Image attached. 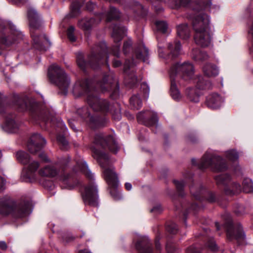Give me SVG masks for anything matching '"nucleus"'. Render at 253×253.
Returning <instances> with one entry per match:
<instances>
[{
	"mask_svg": "<svg viewBox=\"0 0 253 253\" xmlns=\"http://www.w3.org/2000/svg\"><path fill=\"white\" fill-rule=\"evenodd\" d=\"M73 93L75 97L86 94V102L93 110L106 113L109 111V104L106 99L99 97L95 90L91 88L87 80L77 81L73 88Z\"/></svg>",
	"mask_w": 253,
	"mask_h": 253,
	"instance_id": "f257e3e1",
	"label": "nucleus"
},
{
	"mask_svg": "<svg viewBox=\"0 0 253 253\" xmlns=\"http://www.w3.org/2000/svg\"><path fill=\"white\" fill-rule=\"evenodd\" d=\"M69 161L68 157L64 158L53 164L47 165L40 169L38 173L43 177H54L58 176L63 188L72 189L76 185L73 183L74 178L64 172V168Z\"/></svg>",
	"mask_w": 253,
	"mask_h": 253,
	"instance_id": "f03ea898",
	"label": "nucleus"
},
{
	"mask_svg": "<svg viewBox=\"0 0 253 253\" xmlns=\"http://www.w3.org/2000/svg\"><path fill=\"white\" fill-rule=\"evenodd\" d=\"M91 150L93 157L97 160L100 166L104 169V178L109 186L111 187L110 194L115 200L120 199L121 196L115 189L118 184L117 175L114 171V168L109 165L108 156L94 147H92Z\"/></svg>",
	"mask_w": 253,
	"mask_h": 253,
	"instance_id": "7ed1b4c3",
	"label": "nucleus"
},
{
	"mask_svg": "<svg viewBox=\"0 0 253 253\" xmlns=\"http://www.w3.org/2000/svg\"><path fill=\"white\" fill-rule=\"evenodd\" d=\"M192 27L195 43L202 47L209 46L211 42V35L208 15L200 13L194 16L192 18Z\"/></svg>",
	"mask_w": 253,
	"mask_h": 253,
	"instance_id": "20e7f679",
	"label": "nucleus"
},
{
	"mask_svg": "<svg viewBox=\"0 0 253 253\" xmlns=\"http://www.w3.org/2000/svg\"><path fill=\"white\" fill-rule=\"evenodd\" d=\"M27 16L34 48L40 51H46L50 46V42L44 35H40L38 31L40 27L39 16L37 12L34 8L30 7L27 11Z\"/></svg>",
	"mask_w": 253,
	"mask_h": 253,
	"instance_id": "39448f33",
	"label": "nucleus"
},
{
	"mask_svg": "<svg viewBox=\"0 0 253 253\" xmlns=\"http://www.w3.org/2000/svg\"><path fill=\"white\" fill-rule=\"evenodd\" d=\"M31 212L30 204L27 202L15 205L7 196L0 198V214L3 215L11 213L16 218H21L28 215Z\"/></svg>",
	"mask_w": 253,
	"mask_h": 253,
	"instance_id": "423d86ee",
	"label": "nucleus"
},
{
	"mask_svg": "<svg viewBox=\"0 0 253 253\" xmlns=\"http://www.w3.org/2000/svg\"><path fill=\"white\" fill-rule=\"evenodd\" d=\"M106 45L104 42L95 45L88 56L87 62L84 61L82 53H79L77 57L78 66L83 70L88 66L95 69L97 65L103 63V59L106 55Z\"/></svg>",
	"mask_w": 253,
	"mask_h": 253,
	"instance_id": "0eeeda50",
	"label": "nucleus"
},
{
	"mask_svg": "<svg viewBox=\"0 0 253 253\" xmlns=\"http://www.w3.org/2000/svg\"><path fill=\"white\" fill-rule=\"evenodd\" d=\"M191 163L193 165H197L199 169L203 170L210 168L213 171H220L227 168L224 159L211 151L206 152L199 161L192 159Z\"/></svg>",
	"mask_w": 253,
	"mask_h": 253,
	"instance_id": "6e6552de",
	"label": "nucleus"
},
{
	"mask_svg": "<svg viewBox=\"0 0 253 253\" xmlns=\"http://www.w3.org/2000/svg\"><path fill=\"white\" fill-rule=\"evenodd\" d=\"M16 158L19 162L26 166L22 173L23 180L26 182H33L36 181V171L40 167V163L32 159L28 154L22 151L16 153Z\"/></svg>",
	"mask_w": 253,
	"mask_h": 253,
	"instance_id": "1a4fd4ad",
	"label": "nucleus"
},
{
	"mask_svg": "<svg viewBox=\"0 0 253 253\" xmlns=\"http://www.w3.org/2000/svg\"><path fill=\"white\" fill-rule=\"evenodd\" d=\"M23 35L10 21L0 19V48L9 46L14 42L22 39Z\"/></svg>",
	"mask_w": 253,
	"mask_h": 253,
	"instance_id": "9d476101",
	"label": "nucleus"
},
{
	"mask_svg": "<svg viewBox=\"0 0 253 253\" xmlns=\"http://www.w3.org/2000/svg\"><path fill=\"white\" fill-rule=\"evenodd\" d=\"M193 74V66L189 62H177L173 64L169 72L170 78L173 77L177 80L179 78L181 79V80L178 81L181 85L184 84L182 81H190L192 79Z\"/></svg>",
	"mask_w": 253,
	"mask_h": 253,
	"instance_id": "9b49d317",
	"label": "nucleus"
},
{
	"mask_svg": "<svg viewBox=\"0 0 253 253\" xmlns=\"http://www.w3.org/2000/svg\"><path fill=\"white\" fill-rule=\"evenodd\" d=\"M48 75L50 81L55 84L63 93L66 94L70 84V79L64 71L57 65L52 64L48 68Z\"/></svg>",
	"mask_w": 253,
	"mask_h": 253,
	"instance_id": "f8f14e48",
	"label": "nucleus"
},
{
	"mask_svg": "<svg viewBox=\"0 0 253 253\" xmlns=\"http://www.w3.org/2000/svg\"><path fill=\"white\" fill-rule=\"evenodd\" d=\"M94 143L103 148L108 147L114 153H116L119 150V147L112 135L97 134L95 136Z\"/></svg>",
	"mask_w": 253,
	"mask_h": 253,
	"instance_id": "ddd939ff",
	"label": "nucleus"
},
{
	"mask_svg": "<svg viewBox=\"0 0 253 253\" xmlns=\"http://www.w3.org/2000/svg\"><path fill=\"white\" fill-rule=\"evenodd\" d=\"M83 199L85 204L92 207L98 205V195L96 186L93 182L86 186L82 193Z\"/></svg>",
	"mask_w": 253,
	"mask_h": 253,
	"instance_id": "4468645a",
	"label": "nucleus"
},
{
	"mask_svg": "<svg viewBox=\"0 0 253 253\" xmlns=\"http://www.w3.org/2000/svg\"><path fill=\"white\" fill-rule=\"evenodd\" d=\"M126 32V29L124 27L115 25L113 27L112 37L116 44L113 46L112 52V54L117 57H119L120 55V47L119 45H118L117 42L122 40L123 37L125 35Z\"/></svg>",
	"mask_w": 253,
	"mask_h": 253,
	"instance_id": "2eb2a0df",
	"label": "nucleus"
},
{
	"mask_svg": "<svg viewBox=\"0 0 253 253\" xmlns=\"http://www.w3.org/2000/svg\"><path fill=\"white\" fill-rule=\"evenodd\" d=\"M45 139L38 133L33 134L28 144V148L30 153L34 154L40 151L45 145Z\"/></svg>",
	"mask_w": 253,
	"mask_h": 253,
	"instance_id": "dca6fc26",
	"label": "nucleus"
},
{
	"mask_svg": "<svg viewBox=\"0 0 253 253\" xmlns=\"http://www.w3.org/2000/svg\"><path fill=\"white\" fill-rule=\"evenodd\" d=\"M104 17L102 14L95 15V18H84L78 22V26L85 33L88 32L95 27Z\"/></svg>",
	"mask_w": 253,
	"mask_h": 253,
	"instance_id": "f3484780",
	"label": "nucleus"
},
{
	"mask_svg": "<svg viewBox=\"0 0 253 253\" xmlns=\"http://www.w3.org/2000/svg\"><path fill=\"white\" fill-rule=\"evenodd\" d=\"M225 226L227 230V235L229 239L235 238L239 240L244 238L245 235L241 226L238 225L235 227L233 226L232 221L230 218L226 221Z\"/></svg>",
	"mask_w": 253,
	"mask_h": 253,
	"instance_id": "a211bd4d",
	"label": "nucleus"
},
{
	"mask_svg": "<svg viewBox=\"0 0 253 253\" xmlns=\"http://www.w3.org/2000/svg\"><path fill=\"white\" fill-rule=\"evenodd\" d=\"M137 119L139 122L146 126H157L158 119L156 114L151 111L141 112L138 114Z\"/></svg>",
	"mask_w": 253,
	"mask_h": 253,
	"instance_id": "6ab92c4d",
	"label": "nucleus"
},
{
	"mask_svg": "<svg viewBox=\"0 0 253 253\" xmlns=\"http://www.w3.org/2000/svg\"><path fill=\"white\" fill-rule=\"evenodd\" d=\"M32 117L35 119L41 120L45 122H53L55 120L52 112L45 107L34 112L32 114Z\"/></svg>",
	"mask_w": 253,
	"mask_h": 253,
	"instance_id": "aec40b11",
	"label": "nucleus"
},
{
	"mask_svg": "<svg viewBox=\"0 0 253 253\" xmlns=\"http://www.w3.org/2000/svg\"><path fill=\"white\" fill-rule=\"evenodd\" d=\"M223 101L222 97L217 93L210 94L206 99L207 106L211 109L218 108Z\"/></svg>",
	"mask_w": 253,
	"mask_h": 253,
	"instance_id": "412c9836",
	"label": "nucleus"
},
{
	"mask_svg": "<svg viewBox=\"0 0 253 253\" xmlns=\"http://www.w3.org/2000/svg\"><path fill=\"white\" fill-rule=\"evenodd\" d=\"M117 83L114 79L113 75H109L104 77L102 81L98 83L97 86L102 91L111 90L113 85Z\"/></svg>",
	"mask_w": 253,
	"mask_h": 253,
	"instance_id": "4be33fe9",
	"label": "nucleus"
},
{
	"mask_svg": "<svg viewBox=\"0 0 253 253\" xmlns=\"http://www.w3.org/2000/svg\"><path fill=\"white\" fill-rule=\"evenodd\" d=\"M19 124L16 122L13 116H6L4 124V129L6 131L10 133L16 132L19 128Z\"/></svg>",
	"mask_w": 253,
	"mask_h": 253,
	"instance_id": "5701e85b",
	"label": "nucleus"
},
{
	"mask_svg": "<svg viewBox=\"0 0 253 253\" xmlns=\"http://www.w3.org/2000/svg\"><path fill=\"white\" fill-rule=\"evenodd\" d=\"M135 55L137 60L147 62L149 56L148 49L144 44H141L136 49Z\"/></svg>",
	"mask_w": 253,
	"mask_h": 253,
	"instance_id": "b1692460",
	"label": "nucleus"
},
{
	"mask_svg": "<svg viewBox=\"0 0 253 253\" xmlns=\"http://www.w3.org/2000/svg\"><path fill=\"white\" fill-rule=\"evenodd\" d=\"M203 71L206 76L209 77L216 76L219 73V70L217 66L210 63L204 65Z\"/></svg>",
	"mask_w": 253,
	"mask_h": 253,
	"instance_id": "393cba45",
	"label": "nucleus"
},
{
	"mask_svg": "<svg viewBox=\"0 0 253 253\" xmlns=\"http://www.w3.org/2000/svg\"><path fill=\"white\" fill-rule=\"evenodd\" d=\"M195 83L196 84V88L199 90L209 89L211 88V84L209 80L200 76L195 79Z\"/></svg>",
	"mask_w": 253,
	"mask_h": 253,
	"instance_id": "a878e982",
	"label": "nucleus"
},
{
	"mask_svg": "<svg viewBox=\"0 0 253 253\" xmlns=\"http://www.w3.org/2000/svg\"><path fill=\"white\" fill-rule=\"evenodd\" d=\"M77 166L88 178L93 179V174L88 169L86 163L83 159H80L77 162Z\"/></svg>",
	"mask_w": 253,
	"mask_h": 253,
	"instance_id": "bb28decb",
	"label": "nucleus"
},
{
	"mask_svg": "<svg viewBox=\"0 0 253 253\" xmlns=\"http://www.w3.org/2000/svg\"><path fill=\"white\" fill-rule=\"evenodd\" d=\"M177 33L181 39L186 40L190 37V29L186 24L179 25L177 27Z\"/></svg>",
	"mask_w": 253,
	"mask_h": 253,
	"instance_id": "cd10ccee",
	"label": "nucleus"
},
{
	"mask_svg": "<svg viewBox=\"0 0 253 253\" xmlns=\"http://www.w3.org/2000/svg\"><path fill=\"white\" fill-rule=\"evenodd\" d=\"M171 85H170V94L172 98L174 100H178L181 98V94L176 86V82L178 81L173 77L170 78Z\"/></svg>",
	"mask_w": 253,
	"mask_h": 253,
	"instance_id": "c85d7f7f",
	"label": "nucleus"
},
{
	"mask_svg": "<svg viewBox=\"0 0 253 253\" xmlns=\"http://www.w3.org/2000/svg\"><path fill=\"white\" fill-rule=\"evenodd\" d=\"M192 57L196 61H203L209 58V56L206 52L199 49H193Z\"/></svg>",
	"mask_w": 253,
	"mask_h": 253,
	"instance_id": "c756f323",
	"label": "nucleus"
},
{
	"mask_svg": "<svg viewBox=\"0 0 253 253\" xmlns=\"http://www.w3.org/2000/svg\"><path fill=\"white\" fill-rule=\"evenodd\" d=\"M121 13L120 11L116 8L111 6L110 7L109 10L105 15L106 20L107 21L112 20H117L121 17Z\"/></svg>",
	"mask_w": 253,
	"mask_h": 253,
	"instance_id": "7c9ffc66",
	"label": "nucleus"
},
{
	"mask_svg": "<svg viewBox=\"0 0 253 253\" xmlns=\"http://www.w3.org/2000/svg\"><path fill=\"white\" fill-rule=\"evenodd\" d=\"M168 48L171 50V54L172 57H176L180 53L181 45L179 42H175L174 43H168Z\"/></svg>",
	"mask_w": 253,
	"mask_h": 253,
	"instance_id": "2f4dec72",
	"label": "nucleus"
},
{
	"mask_svg": "<svg viewBox=\"0 0 253 253\" xmlns=\"http://www.w3.org/2000/svg\"><path fill=\"white\" fill-rule=\"evenodd\" d=\"M186 94L190 101L198 102L199 101L200 93L196 91L193 88H189L186 90Z\"/></svg>",
	"mask_w": 253,
	"mask_h": 253,
	"instance_id": "473e14b6",
	"label": "nucleus"
},
{
	"mask_svg": "<svg viewBox=\"0 0 253 253\" xmlns=\"http://www.w3.org/2000/svg\"><path fill=\"white\" fill-rule=\"evenodd\" d=\"M230 176L227 174H221L215 177V180L218 185H226L230 181Z\"/></svg>",
	"mask_w": 253,
	"mask_h": 253,
	"instance_id": "72a5a7b5",
	"label": "nucleus"
},
{
	"mask_svg": "<svg viewBox=\"0 0 253 253\" xmlns=\"http://www.w3.org/2000/svg\"><path fill=\"white\" fill-rule=\"evenodd\" d=\"M15 101L16 105L21 110L23 111L29 109L27 99L23 98L17 95L15 97Z\"/></svg>",
	"mask_w": 253,
	"mask_h": 253,
	"instance_id": "f704fd0d",
	"label": "nucleus"
},
{
	"mask_svg": "<svg viewBox=\"0 0 253 253\" xmlns=\"http://www.w3.org/2000/svg\"><path fill=\"white\" fill-rule=\"evenodd\" d=\"M157 30L163 34H167L169 32V29L167 22L165 21H158L156 22Z\"/></svg>",
	"mask_w": 253,
	"mask_h": 253,
	"instance_id": "c9c22d12",
	"label": "nucleus"
},
{
	"mask_svg": "<svg viewBox=\"0 0 253 253\" xmlns=\"http://www.w3.org/2000/svg\"><path fill=\"white\" fill-rule=\"evenodd\" d=\"M78 114L84 120L88 119L89 121H93V118L90 116L88 108L84 107L77 110Z\"/></svg>",
	"mask_w": 253,
	"mask_h": 253,
	"instance_id": "e433bc0d",
	"label": "nucleus"
},
{
	"mask_svg": "<svg viewBox=\"0 0 253 253\" xmlns=\"http://www.w3.org/2000/svg\"><path fill=\"white\" fill-rule=\"evenodd\" d=\"M225 157L232 162H235L238 160L239 154L236 150L231 149L225 152Z\"/></svg>",
	"mask_w": 253,
	"mask_h": 253,
	"instance_id": "4c0bfd02",
	"label": "nucleus"
},
{
	"mask_svg": "<svg viewBox=\"0 0 253 253\" xmlns=\"http://www.w3.org/2000/svg\"><path fill=\"white\" fill-rule=\"evenodd\" d=\"M191 0H169V4L172 8H177L180 6H187Z\"/></svg>",
	"mask_w": 253,
	"mask_h": 253,
	"instance_id": "58836bf2",
	"label": "nucleus"
},
{
	"mask_svg": "<svg viewBox=\"0 0 253 253\" xmlns=\"http://www.w3.org/2000/svg\"><path fill=\"white\" fill-rule=\"evenodd\" d=\"M243 190L246 193H250L253 191V183L251 179L246 178L244 180Z\"/></svg>",
	"mask_w": 253,
	"mask_h": 253,
	"instance_id": "ea45409f",
	"label": "nucleus"
},
{
	"mask_svg": "<svg viewBox=\"0 0 253 253\" xmlns=\"http://www.w3.org/2000/svg\"><path fill=\"white\" fill-rule=\"evenodd\" d=\"M130 103L135 109H139L142 106V101L138 95L133 96L130 99Z\"/></svg>",
	"mask_w": 253,
	"mask_h": 253,
	"instance_id": "a19ab883",
	"label": "nucleus"
},
{
	"mask_svg": "<svg viewBox=\"0 0 253 253\" xmlns=\"http://www.w3.org/2000/svg\"><path fill=\"white\" fill-rule=\"evenodd\" d=\"M81 4L78 1V0H74L72 2L71 8V16L75 17L77 16L80 13V7Z\"/></svg>",
	"mask_w": 253,
	"mask_h": 253,
	"instance_id": "79ce46f5",
	"label": "nucleus"
},
{
	"mask_svg": "<svg viewBox=\"0 0 253 253\" xmlns=\"http://www.w3.org/2000/svg\"><path fill=\"white\" fill-rule=\"evenodd\" d=\"M136 249L139 253H152V248L149 246L142 247L141 242H137L135 245Z\"/></svg>",
	"mask_w": 253,
	"mask_h": 253,
	"instance_id": "37998d69",
	"label": "nucleus"
},
{
	"mask_svg": "<svg viewBox=\"0 0 253 253\" xmlns=\"http://www.w3.org/2000/svg\"><path fill=\"white\" fill-rule=\"evenodd\" d=\"M211 1L209 0H201L196 4L198 7L194 8V10L198 11L203 9L209 7L211 5Z\"/></svg>",
	"mask_w": 253,
	"mask_h": 253,
	"instance_id": "c03bdc74",
	"label": "nucleus"
},
{
	"mask_svg": "<svg viewBox=\"0 0 253 253\" xmlns=\"http://www.w3.org/2000/svg\"><path fill=\"white\" fill-rule=\"evenodd\" d=\"M132 42L130 40H127L124 43L123 50L124 54L126 55L132 49Z\"/></svg>",
	"mask_w": 253,
	"mask_h": 253,
	"instance_id": "a18cd8bd",
	"label": "nucleus"
},
{
	"mask_svg": "<svg viewBox=\"0 0 253 253\" xmlns=\"http://www.w3.org/2000/svg\"><path fill=\"white\" fill-rule=\"evenodd\" d=\"M151 1L156 12H160L163 10L161 4L165 1L164 0H151Z\"/></svg>",
	"mask_w": 253,
	"mask_h": 253,
	"instance_id": "49530a36",
	"label": "nucleus"
},
{
	"mask_svg": "<svg viewBox=\"0 0 253 253\" xmlns=\"http://www.w3.org/2000/svg\"><path fill=\"white\" fill-rule=\"evenodd\" d=\"M173 183L175 184L177 191L179 192V194L181 196H183V194L181 193L183 190V189L185 186V182L183 180H173Z\"/></svg>",
	"mask_w": 253,
	"mask_h": 253,
	"instance_id": "de8ad7c7",
	"label": "nucleus"
},
{
	"mask_svg": "<svg viewBox=\"0 0 253 253\" xmlns=\"http://www.w3.org/2000/svg\"><path fill=\"white\" fill-rule=\"evenodd\" d=\"M74 31L75 28L73 26H70L67 31L68 38L71 42H74L76 40V38L74 35Z\"/></svg>",
	"mask_w": 253,
	"mask_h": 253,
	"instance_id": "09e8293b",
	"label": "nucleus"
},
{
	"mask_svg": "<svg viewBox=\"0 0 253 253\" xmlns=\"http://www.w3.org/2000/svg\"><path fill=\"white\" fill-rule=\"evenodd\" d=\"M57 140L62 149H67L68 146V142L63 135H59L57 137Z\"/></svg>",
	"mask_w": 253,
	"mask_h": 253,
	"instance_id": "8fccbe9b",
	"label": "nucleus"
},
{
	"mask_svg": "<svg viewBox=\"0 0 253 253\" xmlns=\"http://www.w3.org/2000/svg\"><path fill=\"white\" fill-rule=\"evenodd\" d=\"M113 119L116 120H120L121 118V111L118 104L116 105V109L112 113Z\"/></svg>",
	"mask_w": 253,
	"mask_h": 253,
	"instance_id": "3c124183",
	"label": "nucleus"
},
{
	"mask_svg": "<svg viewBox=\"0 0 253 253\" xmlns=\"http://www.w3.org/2000/svg\"><path fill=\"white\" fill-rule=\"evenodd\" d=\"M167 230L171 234H176L178 230L177 226L174 223H171L167 226Z\"/></svg>",
	"mask_w": 253,
	"mask_h": 253,
	"instance_id": "603ef678",
	"label": "nucleus"
},
{
	"mask_svg": "<svg viewBox=\"0 0 253 253\" xmlns=\"http://www.w3.org/2000/svg\"><path fill=\"white\" fill-rule=\"evenodd\" d=\"M136 65V62H132L130 63L129 60H126L124 64V72L126 73L127 70Z\"/></svg>",
	"mask_w": 253,
	"mask_h": 253,
	"instance_id": "864d4df0",
	"label": "nucleus"
},
{
	"mask_svg": "<svg viewBox=\"0 0 253 253\" xmlns=\"http://www.w3.org/2000/svg\"><path fill=\"white\" fill-rule=\"evenodd\" d=\"M208 247L212 251H215L217 249V247L213 239H210L207 243Z\"/></svg>",
	"mask_w": 253,
	"mask_h": 253,
	"instance_id": "5fc2aeb1",
	"label": "nucleus"
},
{
	"mask_svg": "<svg viewBox=\"0 0 253 253\" xmlns=\"http://www.w3.org/2000/svg\"><path fill=\"white\" fill-rule=\"evenodd\" d=\"M163 208L161 205L157 204L154 206L152 209L150 210L151 212H153L155 214H158L162 212Z\"/></svg>",
	"mask_w": 253,
	"mask_h": 253,
	"instance_id": "6e6d98bb",
	"label": "nucleus"
},
{
	"mask_svg": "<svg viewBox=\"0 0 253 253\" xmlns=\"http://www.w3.org/2000/svg\"><path fill=\"white\" fill-rule=\"evenodd\" d=\"M191 193L197 199L199 198V196L201 194L200 190H197L196 188L193 186H190V187Z\"/></svg>",
	"mask_w": 253,
	"mask_h": 253,
	"instance_id": "4d7b16f0",
	"label": "nucleus"
},
{
	"mask_svg": "<svg viewBox=\"0 0 253 253\" xmlns=\"http://www.w3.org/2000/svg\"><path fill=\"white\" fill-rule=\"evenodd\" d=\"M141 88L143 91L144 97H147L149 91V88L148 85L146 83H143L141 85Z\"/></svg>",
	"mask_w": 253,
	"mask_h": 253,
	"instance_id": "13d9d810",
	"label": "nucleus"
},
{
	"mask_svg": "<svg viewBox=\"0 0 253 253\" xmlns=\"http://www.w3.org/2000/svg\"><path fill=\"white\" fill-rule=\"evenodd\" d=\"M126 78L128 80H130V81H128L127 83L130 84L131 86L134 85L137 82V78L134 75H128Z\"/></svg>",
	"mask_w": 253,
	"mask_h": 253,
	"instance_id": "bf43d9fd",
	"label": "nucleus"
},
{
	"mask_svg": "<svg viewBox=\"0 0 253 253\" xmlns=\"http://www.w3.org/2000/svg\"><path fill=\"white\" fill-rule=\"evenodd\" d=\"M242 188L241 185L236 182H234L232 183V191H234V192H240L242 191Z\"/></svg>",
	"mask_w": 253,
	"mask_h": 253,
	"instance_id": "052dcab7",
	"label": "nucleus"
},
{
	"mask_svg": "<svg viewBox=\"0 0 253 253\" xmlns=\"http://www.w3.org/2000/svg\"><path fill=\"white\" fill-rule=\"evenodd\" d=\"M187 253H200V252L197 248L192 246L187 250Z\"/></svg>",
	"mask_w": 253,
	"mask_h": 253,
	"instance_id": "680f3d73",
	"label": "nucleus"
},
{
	"mask_svg": "<svg viewBox=\"0 0 253 253\" xmlns=\"http://www.w3.org/2000/svg\"><path fill=\"white\" fill-rule=\"evenodd\" d=\"M39 158L44 162H49L50 161L49 159L47 158V155L44 153L40 154Z\"/></svg>",
	"mask_w": 253,
	"mask_h": 253,
	"instance_id": "e2e57ef3",
	"label": "nucleus"
},
{
	"mask_svg": "<svg viewBox=\"0 0 253 253\" xmlns=\"http://www.w3.org/2000/svg\"><path fill=\"white\" fill-rule=\"evenodd\" d=\"M58 127H59L61 128V129L62 130V131L65 132V131L67 129V128L65 125V124H64V123L61 120H59L58 121Z\"/></svg>",
	"mask_w": 253,
	"mask_h": 253,
	"instance_id": "0e129e2a",
	"label": "nucleus"
},
{
	"mask_svg": "<svg viewBox=\"0 0 253 253\" xmlns=\"http://www.w3.org/2000/svg\"><path fill=\"white\" fill-rule=\"evenodd\" d=\"M134 5L135 7H136L137 9H134L133 7H131V8L133 10H137V11L142 10L144 8L143 6L137 2H134Z\"/></svg>",
	"mask_w": 253,
	"mask_h": 253,
	"instance_id": "69168bd1",
	"label": "nucleus"
},
{
	"mask_svg": "<svg viewBox=\"0 0 253 253\" xmlns=\"http://www.w3.org/2000/svg\"><path fill=\"white\" fill-rule=\"evenodd\" d=\"M5 109L6 107L4 104L1 100H0V113L2 114L6 113Z\"/></svg>",
	"mask_w": 253,
	"mask_h": 253,
	"instance_id": "338daca9",
	"label": "nucleus"
},
{
	"mask_svg": "<svg viewBox=\"0 0 253 253\" xmlns=\"http://www.w3.org/2000/svg\"><path fill=\"white\" fill-rule=\"evenodd\" d=\"M95 6V4L92 2H88L86 4V8L89 11L92 10Z\"/></svg>",
	"mask_w": 253,
	"mask_h": 253,
	"instance_id": "774afa93",
	"label": "nucleus"
}]
</instances>
